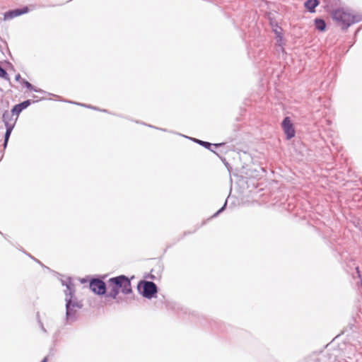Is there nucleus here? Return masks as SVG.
Here are the masks:
<instances>
[{
	"label": "nucleus",
	"instance_id": "f257e3e1",
	"mask_svg": "<svg viewBox=\"0 0 362 362\" xmlns=\"http://www.w3.org/2000/svg\"><path fill=\"white\" fill-rule=\"evenodd\" d=\"M109 296L116 298L119 293L128 294L132 292L130 280L124 275H120L108 280Z\"/></svg>",
	"mask_w": 362,
	"mask_h": 362
},
{
	"label": "nucleus",
	"instance_id": "4468645a",
	"mask_svg": "<svg viewBox=\"0 0 362 362\" xmlns=\"http://www.w3.org/2000/svg\"><path fill=\"white\" fill-rule=\"evenodd\" d=\"M226 204H227V202H225V204H224V205H223V206L221 209H219V210L217 211V213L216 214V215L218 214L219 213H221V211H223V209H224L225 206H226Z\"/></svg>",
	"mask_w": 362,
	"mask_h": 362
},
{
	"label": "nucleus",
	"instance_id": "0eeeda50",
	"mask_svg": "<svg viewBox=\"0 0 362 362\" xmlns=\"http://www.w3.org/2000/svg\"><path fill=\"white\" fill-rule=\"evenodd\" d=\"M29 11L28 7H23L22 8H17L12 11H9L4 13V19L10 20L15 17L19 16L22 14L27 13Z\"/></svg>",
	"mask_w": 362,
	"mask_h": 362
},
{
	"label": "nucleus",
	"instance_id": "9b49d317",
	"mask_svg": "<svg viewBox=\"0 0 362 362\" xmlns=\"http://www.w3.org/2000/svg\"><path fill=\"white\" fill-rule=\"evenodd\" d=\"M281 29L279 27H276V28L274 29V31L276 34V41H277V43L281 46L282 45V43H281V41H282V35H281Z\"/></svg>",
	"mask_w": 362,
	"mask_h": 362
},
{
	"label": "nucleus",
	"instance_id": "423d86ee",
	"mask_svg": "<svg viewBox=\"0 0 362 362\" xmlns=\"http://www.w3.org/2000/svg\"><path fill=\"white\" fill-rule=\"evenodd\" d=\"M284 131L286 135L287 139H291L295 135V131L293 124L288 117H286L282 122Z\"/></svg>",
	"mask_w": 362,
	"mask_h": 362
},
{
	"label": "nucleus",
	"instance_id": "2eb2a0df",
	"mask_svg": "<svg viewBox=\"0 0 362 362\" xmlns=\"http://www.w3.org/2000/svg\"><path fill=\"white\" fill-rule=\"evenodd\" d=\"M69 303H68L66 304V307H67V308H69Z\"/></svg>",
	"mask_w": 362,
	"mask_h": 362
},
{
	"label": "nucleus",
	"instance_id": "6e6552de",
	"mask_svg": "<svg viewBox=\"0 0 362 362\" xmlns=\"http://www.w3.org/2000/svg\"><path fill=\"white\" fill-rule=\"evenodd\" d=\"M30 104V100L24 101L20 104L16 105L11 112L12 114L16 115V118H18L19 114L21 112V111L24 109H25L27 107H28Z\"/></svg>",
	"mask_w": 362,
	"mask_h": 362
},
{
	"label": "nucleus",
	"instance_id": "f03ea898",
	"mask_svg": "<svg viewBox=\"0 0 362 362\" xmlns=\"http://www.w3.org/2000/svg\"><path fill=\"white\" fill-rule=\"evenodd\" d=\"M332 17L334 21L341 23L345 28H348L351 24L359 21V18L354 15L351 12L338 9L333 12Z\"/></svg>",
	"mask_w": 362,
	"mask_h": 362
},
{
	"label": "nucleus",
	"instance_id": "20e7f679",
	"mask_svg": "<svg viewBox=\"0 0 362 362\" xmlns=\"http://www.w3.org/2000/svg\"><path fill=\"white\" fill-rule=\"evenodd\" d=\"M137 288L140 293L147 298L152 297L157 291L155 284L149 281H141L139 283Z\"/></svg>",
	"mask_w": 362,
	"mask_h": 362
},
{
	"label": "nucleus",
	"instance_id": "9d476101",
	"mask_svg": "<svg viewBox=\"0 0 362 362\" xmlns=\"http://www.w3.org/2000/svg\"><path fill=\"white\" fill-rule=\"evenodd\" d=\"M315 24V27L317 30H319L320 31H324L325 30L326 24L323 20L316 19Z\"/></svg>",
	"mask_w": 362,
	"mask_h": 362
},
{
	"label": "nucleus",
	"instance_id": "ddd939ff",
	"mask_svg": "<svg viewBox=\"0 0 362 362\" xmlns=\"http://www.w3.org/2000/svg\"><path fill=\"white\" fill-rule=\"evenodd\" d=\"M6 71L0 66V77H5Z\"/></svg>",
	"mask_w": 362,
	"mask_h": 362
},
{
	"label": "nucleus",
	"instance_id": "1a4fd4ad",
	"mask_svg": "<svg viewBox=\"0 0 362 362\" xmlns=\"http://www.w3.org/2000/svg\"><path fill=\"white\" fill-rule=\"evenodd\" d=\"M319 2L317 0H308L305 3V6L308 10L313 12L315 8L318 5Z\"/></svg>",
	"mask_w": 362,
	"mask_h": 362
},
{
	"label": "nucleus",
	"instance_id": "f8f14e48",
	"mask_svg": "<svg viewBox=\"0 0 362 362\" xmlns=\"http://www.w3.org/2000/svg\"><path fill=\"white\" fill-rule=\"evenodd\" d=\"M197 143L202 144V146H205V147H209L211 146V144L210 143H208V142H206V141H200V140H197L196 139L195 140Z\"/></svg>",
	"mask_w": 362,
	"mask_h": 362
},
{
	"label": "nucleus",
	"instance_id": "7ed1b4c3",
	"mask_svg": "<svg viewBox=\"0 0 362 362\" xmlns=\"http://www.w3.org/2000/svg\"><path fill=\"white\" fill-rule=\"evenodd\" d=\"M14 115L12 114V112H5L3 115V120L5 123V125L6 127V134H5V140H4V146H6L7 144V142L8 141V139H9V136L11 135V133L13 130V126H14V124L17 119V118L16 117L15 119H13V116Z\"/></svg>",
	"mask_w": 362,
	"mask_h": 362
},
{
	"label": "nucleus",
	"instance_id": "39448f33",
	"mask_svg": "<svg viewBox=\"0 0 362 362\" xmlns=\"http://www.w3.org/2000/svg\"><path fill=\"white\" fill-rule=\"evenodd\" d=\"M90 288L96 294L103 295L105 293V284L98 279H95L90 282Z\"/></svg>",
	"mask_w": 362,
	"mask_h": 362
}]
</instances>
